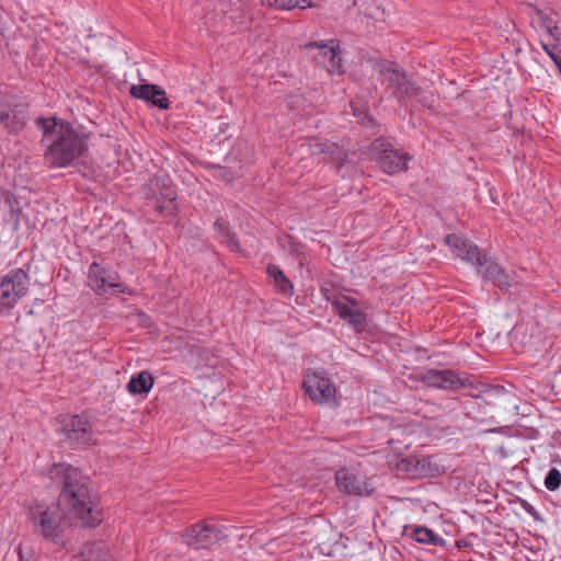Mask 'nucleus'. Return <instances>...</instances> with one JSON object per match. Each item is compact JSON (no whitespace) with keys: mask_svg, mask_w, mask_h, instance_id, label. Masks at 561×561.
<instances>
[{"mask_svg":"<svg viewBox=\"0 0 561 561\" xmlns=\"http://www.w3.org/2000/svg\"><path fill=\"white\" fill-rule=\"evenodd\" d=\"M153 386V377L147 370H142L131 376L126 388L130 394L148 393Z\"/></svg>","mask_w":561,"mask_h":561,"instance_id":"aec40b11","label":"nucleus"},{"mask_svg":"<svg viewBox=\"0 0 561 561\" xmlns=\"http://www.w3.org/2000/svg\"><path fill=\"white\" fill-rule=\"evenodd\" d=\"M28 275L23 268H12L0 279V309H11L28 290Z\"/></svg>","mask_w":561,"mask_h":561,"instance_id":"0eeeda50","label":"nucleus"},{"mask_svg":"<svg viewBox=\"0 0 561 561\" xmlns=\"http://www.w3.org/2000/svg\"><path fill=\"white\" fill-rule=\"evenodd\" d=\"M543 24L554 44H559L561 42V30L557 26L556 22L551 18H546L543 19Z\"/></svg>","mask_w":561,"mask_h":561,"instance_id":"bb28decb","label":"nucleus"},{"mask_svg":"<svg viewBox=\"0 0 561 561\" xmlns=\"http://www.w3.org/2000/svg\"><path fill=\"white\" fill-rule=\"evenodd\" d=\"M61 433L65 435V443L72 448H85L96 442L94 423L87 413L64 419Z\"/></svg>","mask_w":561,"mask_h":561,"instance_id":"423d86ee","label":"nucleus"},{"mask_svg":"<svg viewBox=\"0 0 561 561\" xmlns=\"http://www.w3.org/2000/svg\"><path fill=\"white\" fill-rule=\"evenodd\" d=\"M411 159L409 154L400 149H392L388 145V174L407 170V163Z\"/></svg>","mask_w":561,"mask_h":561,"instance_id":"412c9836","label":"nucleus"},{"mask_svg":"<svg viewBox=\"0 0 561 561\" xmlns=\"http://www.w3.org/2000/svg\"><path fill=\"white\" fill-rule=\"evenodd\" d=\"M319 148H320L319 149L320 152L330 153V154H334V152L336 150H339V147L335 144H331V142L320 144Z\"/></svg>","mask_w":561,"mask_h":561,"instance_id":"2f4dec72","label":"nucleus"},{"mask_svg":"<svg viewBox=\"0 0 561 561\" xmlns=\"http://www.w3.org/2000/svg\"><path fill=\"white\" fill-rule=\"evenodd\" d=\"M5 203L9 205L10 211H11V218L13 219L15 227H18L19 220H20V218H19L20 209H15L13 207V196L12 195H7L5 196Z\"/></svg>","mask_w":561,"mask_h":561,"instance_id":"c756f323","label":"nucleus"},{"mask_svg":"<svg viewBox=\"0 0 561 561\" xmlns=\"http://www.w3.org/2000/svg\"><path fill=\"white\" fill-rule=\"evenodd\" d=\"M129 93L133 98L141 100L160 110H168L170 107V100L167 96V92L158 84H133Z\"/></svg>","mask_w":561,"mask_h":561,"instance_id":"ddd939ff","label":"nucleus"},{"mask_svg":"<svg viewBox=\"0 0 561 561\" xmlns=\"http://www.w3.org/2000/svg\"><path fill=\"white\" fill-rule=\"evenodd\" d=\"M145 203L171 224L179 215L178 192L168 174L152 176L142 187Z\"/></svg>","mask_w":561,"mask_h":561,"instance_id":"39448f33","label":"nucleus"},{"mask_svg":"<svg viewBox=\"0 0 561 561\" xmlns=\"http://www.w3.org/2000/svg\"><path fill=\"white\" fill-rule=\"evenodd\" d=\"M48 478L60 489L59 503L35 507L30 512V519L35 535L54 545L65 546L64 533L71 527V520L61 504L68 506L85 527L100 525L102 511L95 503L89 479L78 468L66 462L54 463L48 470Z\"/></svg>","mask_w":561,"mask_h":561,"instance_id":"f257e3e1","label":"nucleus"},{"mask_svg":"<svg viewBox=\"0 0 561 561\" xmlns=\"http://www.w3.org/2000/svg\"><path fill=\"white\" fill-rule=\"evenodd\" d=\"M561 485V472L557 468H551L546 478H545V486L549 491H556Z\"/></svg>","mask_w":561,"mask_h":561,"instance_id":"a878e982","label":"nucleus"},{"mask_svg":"<svg viewBox=\"0 0 561 561\" xmlns=\"http://www.w3.org/2000/svg\"><path fill=\"white\" fill-rule=\"evenodd\" d=\"M302 387L310 399L317 403H327L335 397L332 380L322 373L307 375Z\"/></svg>","mask_w":561,"mask_h":561,"instance_id":"f8f14e48","label":"nucleus"},{"mask_svg":"<svg viewBox=\"0 0 561 561\" xmlns=\"http://www.w3.org/2000/svg\"><path fill=\"white\" fill-rule=\"evenodd\" d=\"M400 430L396 428L388 434V470L393 471L399 478H422L434 477L439 472L436 463L432 462L428 456H405L407 450L412 442L410 437L399 438Z\"/></svg>","mask_w":561,"mask_h":561,"instance_id":"7ed1b4c3","label":"nucleus"},{"mask_svg":"<svg viewBox=\"0 0 561 561\" xmlns=\"http://www.w3.org/2000/svg\"><path fill=\"white\" fill-rule=\"evenodd\" d=\"M305 48H319L322 50L324 58H328L330 72H340L342 68V58L340 56L339 45L328 46L324 42H310L305 45Z\"/></svg>","mask_w":561,"mask_h":561,"instance_id":"f3484780","label":"nucleus"},{"mask_svg":"<svg viewBox=\"0 0 561 561\" xmlns=\"http://www.w3.org/2000/svg\"><path fill=\"white\" fill-rule=\"evenodd\" d=\"M80 558L82 561H114L107 546L103 541L84 543L80 552Z\"/></svg>","mask_w":561,"mask_h":561,"instance_id":"a211bd4d","label":"nucleus"},{"mask_svg":"<svg viewBox=\"0 0 561 561\" xmlns=\"http://www.w3.org/2000/svg\"><path fill=\"white\" fill-rule=\"evenodd\" d=\"M335 481L339 490L348 495H369L373 491L369 484L360 476L346 468H342L336 471Z\"/></svg>","mask_w":561,"mask_h":561,"instance_id":"4468645a","label":"nucleus"},{"mask_svg":"<svg viewBox=\"0 0 561 561\" xmlns=\"http://www.w3.org/2000/svg\"><path fill=\"white\" fill-rule=\"evenodd\" d=\"M214 230L216 239L226 245L231 252H241V245L237 238L236 232L230 228V225L224 218H218L214 222Z\"/></svg>","mask_w":561,"mask_h":561,"instance_id":"dca6fc26","label":"nucleus"},{"mask_svg":"<svg viewBox=\"0 0 561 561\" xmlns=\"http://www.w3.org/2000/svg\"><path fill=\"white\" fill-rule=\"evenodd\" d=\"M375 151H378V158L380 160L383 159L385 157V153H386V142L383 140L382 137L380 138H377L373 144H371V147H370V154L371 156H375Z\"/></svg>","mask_w":561,"mask_h":561,"instance_id":"c85d7f7f","label":"nucleus"},{"mask_svg":"<svg viewBox=\"0 0 561 561\" xmlns=\"http://www.w3.org/2000/svg\"><path fill=\"white\" fill-rule=\"evenodd\" d=\"M266 273L279 294L284 296L293 295L294 285L279 266L271 263L266 267Z\"/></svg>","mask_w":561,"mask_h":561,"instance_id":"6ab92c4d","label":"nucleus"},{"mask_svg":"<svg viewBox=\"0 0 561 561\" xmlns=\"http://www.w3.org/2000/svg\"><path fill=\"white\" fill-rule=\"evenodd\" d=\"M327 300L331 302L336 314L343 320H346L350 312H352V310L357 306V302L354 299L343 295L327 297Z\"/></svg>","mask_w":561,"mask_h":561,"instance_id":"4be33fe9","label":"nucleus"},{"mask_svg":"<svg viewBox=\"0 0 561 561\" xmlns=\"http://www.w3.org/2000/svg\"><path fill=\"white\" fill-rule=\"evenodd\" d=\"M446 243L454 249L457 256L470 262L478 267V273L486 282H492L501 290H507L513 286L514 277L501 265L486 257L478 247L469 240H463L457 234H448Z\"/></svg>","mask_w":561,"mask_h":561,"instance_id":"20e7f679","label":"nucleus"},{"mask_svg":"<svg viewBox=\"0 0 561 561\" xmlns=\"http://www.w3.org/2000/svg\"><path fill=\"white\" fill-rule=\"evenodd\" d=\"M118 277L116 272L102 266L98 262H93L89 266L88 284L96 295H104L107 293V289H113L119 294H130L126 285L117 282Z\"/></svg>","mask_w":561,"mask_h":561,"instance_id":"9d476101","label":"nucleus"},{"mask_svg":"<svg viewBox=\"0 0 561 561\" xmlns=\"http://www.w3.org/2000/svg\"><path fill=\"white\" fill-rule=\"evenodd\" d=\"M226 537L225 527L206 520L190 526L183 534L184 542L196 550L210 549Z\"/></svg>","mask_w":561,"mask_h":561,"instance_id":"6e6552de","label":"nucleus"},{"mask_svg":"<svg viewBox=\"0 0 561 561\" xmlns=\"http://www.w3.org/2000/svg\"><path fill=\"white\" fill-rule=\"evenodd\" d=\"M19 558H20V560H22V550H21V548H19Z\"/></svg>","mask_w":561,"mask_h":561,"instance_id":"72a5a7b5","label":"nucleus"},{"mask_svg":"<svg viewBox=\"0 0 561 561\" xmlns=\"http://www.w3.org/2000/svg\"><path fill=\"white\" fill-rule=\"evenodd\" d=\"M419 379L428 387L443 390H457L471 385L468 377L451 369H427L419 374Z\"/></svg>","mask_w":561,"mask_h":561,"instance_id":"9b49d317","label":"nucleus"},{"mask_svg":"<svg viewBox=\"0 0 561 561\" xmlns=\"http://www.w3.org/2000/svg\"><path fill=\"white\" fill-rule=\"evenodd\" d=\"M413 538L421 543H428L433 546H444L445 540L438 537L433 530L426 527H416L413 531Z\"/></svg>","mask_w":561,"mask_h":561,"instance_id":"5701e85b","label":"nucleus"},{"mask_svg":"<svg viewBox=\"0 0 561 561\" xmlns=\"http://www.w3.org/2000/svg\"><path fill=\"white\" fill-rule=\"evenodd\" d=\"M388 90H391L393 98L404 101L417 96L424 105H430L428 96L420 92V89L411 81L407 72L394 62H388Z\"/></svg>","mask_w":561,"mask_h":561,"instance_id":"1a4fd4ad","label":"nucleus"},{"mask_svg":"<svg viewBox=\"0 0 561 561\" xmlns=\"http://www.w3.org/2000/svg\"><path fill=\"white\" fill-rule=\"evenodd\" d=\"M28 119L27 108L14 105L13 108H0V125L9 134L20 133L26 125Z\"/></svg>","mask_w":561,"mask_h":561,"instance_id":"2eb2a0df","label":"nucleus"},{"mask_svg":"<svg viewBox=\"0 0 561 561\" xmlns=\"http://www.w3.org/2000/svg\"><path fill=\"white\" fill-rule=\"evenodd\" d=\"M35 124L43 131L41 144L45 146L44 160L49 168L73 167L87 156L88 137L70 122L56 116H39Z\"/></svg>","mask_w":561,"mask_h":561,"instance_id":"f03ea898","label":"nucleus"},{"mask_svg":"<svg viewBox=\"0 0 561 561\" xmlns=\"http://www.w3.org/2000/svg\"><path fill=\"white\" fill-rule=\"evenodd\" d=\"M559 44H553V45H549L548 43L546 42H541V47L542 49L546 51V54L552 59V61L554 62V65L558 67L559 65H561V58L560 56L558 55V53L556 51V48L558 47Z\"/></svg>","mask_w":561,"mask_h":561,"instance_id":"cd10ccee","label":"nucleus"},{"mask_svg":"<svg viewBox=\"0 0 561 561\" xmlns=\"http://www.w3.org/2000/svg\"><path fill=\"white\" fill-rule=\"evenodd\" d=\"M270 8L283 11H291L294 9L305 10L314 7V2H267Z\"/></svg>","mask_w":561,"mask_h":561,"instance_id":"393cba45","label":"nucleus"},{"mask_svg":"<svg viewBox=\"0 0 561 561\" xmlns=\"http://www.w3.org/2000/svg\"><path fill=\"white\" fill-rule=\"evenodd\" d=\"M520 506L524 508L525 512H527L530 516H533L535 519H541L539 517L538 512L536 508L526 500L520 501Z\"/></svg>","mask_w":561,"mask_h":561,"instance_id":"7c9ffc66","label":"nucleus"},{"mask_svg":"<svg viewBox=\"0 0 561 561\" xmlns=\"http://www.w3.org/2000/svg\"><path fill=\"white\" fill-rule=\"evenodd\" d=\"M363 124L366 125V126H374L375 125V121H374V118H371L368 115H366L365 118H363Z\"/></svg>","mask_w":561,"mask_h":561,"instance_id":"473e14b6","label":"nucleus"},{"mask_svg":"<svg viewBox=\"0 0 561 561\" xmlns=\"http://www.w3.org/2000/svg\"><path fill=\"white\" fill-rule=\"evenodd\" d=\"M357 332H360L365 329L366 325V316L364 312H362L356 306L352 312H350V316L346 317V320Z\"/></svg>","mask_w":561,"mask_h":561,"instance_id":"b1692460","label":"nucleus"}]
</instances>
